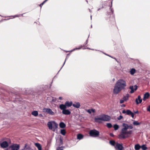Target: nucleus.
Listing matches in <instances>:
<instances>
[{"instance_id": "f3484780", "label": "nucleus", "mask_w": 150, "mask_h": 150, "mask_svg": "<svg viewBox=\"0 0 150 150\" xmlns=\"http://www.w3.org/2000/svg\"><path fill=\"white\" fill-rule=\"evenodd\" d=\"M35 145L37 147L38 150H42V146L40 144L36 143L35 144Z\"/></svg>"}, {"instance_id": "bb28decb", "label": "nucleus", "mask_w": 150, "mask_h": 150, "mask_svg": "<svg viewBox=\"0 0 150 150\" xmlns=\"http://www.w3.org/2000/svg\"><path fill=\"white\" fill-rule=\"evenodd\" d=\"M113 127L115 130H116L118 129L119 128V126L118 125L115 124L114 125Z\"/></svg>"}, {"instance_id": "f8f14e48", "label": "nucleus", "mask_w": 150, "mask_h": 150, "mask_svg": "<svg viewBox=\"0 0 150 150\" xmlns=\"http://www.w3.org/2000/svg\"><path fill=\"white\" fill-rule=\"evenodd\" d=\"M129 88L131 90L130 91V93H132L134 92V91H135L137 90V86L136 85L134 86H131L129 87Z\"/></svg>"}, {"instance_id": "4be33fe9", "label": "nucleus", "mask_w": 150, "mask_h": 150, "mask_svg": "<svg viewBox=\"0 0 150 150\" xmlns=\"http://www.w3.org/2000/svg\"><path fill=\"white\" fill-rule=\"evenodd\" d=\"M141 124V122H138L137 121H134L133 122V124L134 125H140Z\"/></svg>"}, {"instance_id": "9b49d317", "label": "nucleus", "mask_w": 150, "mask_h": 150, "mask_svg": "<svg viewBox=\"0 0 150 150\" xmlns=\"http://www.w3.org/2000/svg\"><path fill=\"white\" fill-rule=\"evenodd\" d=\"M115 147L116 149H117L119 150H123V149L122 144L118 143L116 144Z\"/></svg>"}, {"instance_id": "9d476101", "label": "nucleus", "mask_w": 150, "mask_h": 150, "mask_svg": "<svg viewBox=\"0 0 150 150\" xmlns=\"http://www.w3.org/2000/svg\"><path fill=\"white\" fill-rule=\"evenodd\" d=\"M12 150H18L19 149L20 146L19 144H14L10 146Z\"/></svg>"}, {"instance_id": "2eb2a0df", "label": "nucleus", "mask_w": 150, "mask_h": 150, "mask_svg": "<svg viewBox=\"0 0 150 150\" xmlns=\"http://www.w3.org/2000/svg\"><path fill=\"white\" fill-rule=\"evenodd\" d=\"M150 96L148 92L146 93L144 95L143 98V100H145L146 99H148Z\"/></svg>"}, {"instance_id": "412c9836", "label": "nucleus", "mask_w": 150, "mask_h": 150, "mask_svg": "<svg viewBox=\"0 0 150 150\" xmlns=\"http://www.w3.org/2000/svg\"><path fill=\"white\" fill-rule=\"evenodd\" d=\"M59 126L60 127L62 128H63L66 127L65 124L62 122H61L59 123Z\"/></svg>"}, {"instance_id": "6ab92c4d", "label": "nucleus", "mask_w": 150, "mask_h": 150, "mask_svg": "<svg viewBox=\"0 0 150 150\" xmlns=\"http://www.w3.org/2000/svg\"><path fill=\"white\" fill-rule=\"evenodd\" d=\"M101 119L100 116L99 118H95V122L100 123L101 122Z\"/></svg>"}, {"instance_id": "7c9ffc66", "label": "nucleus", "mask_w": 150, "mask_h": 150, "mask_svg": "<svg viewBox=\"0 0 150 150\" xmlns=\"http://www.w3.org/2000/svg\"><path fill=\"white\" fill-rule=\"evenodd\" d=\"M107 126L108 128H110L112 127V125L110 123H108L107 124Z\"/></svg>"}, {"instance_id": "aec40b11", "label": "nucleus", "mask_w": 150, "mask_h": 150, "mask_svg": "<svg viewBox=\"0 0 150 150\" xmlns=\"http://www.w3.org/2000/svg\"><path fill=\"white\" fill-rule=\"evenodd\" d=\"M129 97V94H127L125 96H124L122 98L123 99H124V100H125V101H126L128 99Z\"/></svg>"}, {"instance_id": "a18cd8bd", "label": "nucleus", "mask_w": 150, "mask_h": 150, "mask_svg": "<svg viewBox=\"0 0 150 150\" xmlns=\"http://www.w3.org/2000/svg\"><path fill=\"white\" fill-rule=\"evenodd\" d=\"M125 105H123V106L125 107Z\"/></svg>"}, {"instance_id": "dca6fc26", "label": "nucleus", "mask_w": 150, "mask_h": 150, "mask_svg": "<svg viewBox=\"0 0 150 150\" xmlns=\"http://www.w3.org/2000/svg\"><path fill=\"white\" fill-rule=\"evenodd\" d=\"M80 104L79 102L75 103L72 104L73 106L76 108H79L80 106Z\"/></svg>"}, {"instance_id": "423d86ee", "label": "nucleus", "mask_w": 150, "mask_h": 150, "mask_svg": "<svg viewBox=\"0 0 150 150\" xmlns=\"http://www.w3.org/2000/svg\"><path fill=\"white\" fill-rule=\"evenodd\" d=\"M122 113L123 114L126 113V115H131L132 118H134V114H137L138 113V111H137L134 112V113L132 112L130 110H127L126 111L125 110H123Z\"/></svg>"}, {"instance_id": "49530a36", "label": "nucleus", "mask_w": 150, "mask_h": 150, "mask_svg": "<svg viewBox=\"0 0 150 150\" xmlns=\"http://www.w3.org/2000/svg\"><path fill=\"white\" fill-rule=\"evenodd\" d=\"M91 27L92 28V25H91Z\"/></svg>"}, {"instance_id": "ea45409f", "label": "nucleus", "mask_w": 150, "mask_h": 150, "mask_svg": "<svg viewBox=\"0 0 150 150\" xmlns=\"http://www.w3.org/2000/svg\"><path fill=\"white\" fill-rule=\"evenodd\" d=\"M19 15L16 16H13V18H15L16 17H19Z\"/></svg>"}, {"instance_id": "c756f323", "label": "nucleus", "mask_w": 150, "mask_h": 150, "mask_svg": "<svg viewBox=\"0 0 150 150\" xmlns=\"http://www.w3.org/2000/svg\"><path fill=\"white\" fill-rule=\"evenodd\" d=\"M141 148L143 150H146L147 149V147L145 145H142L141 146Z\"/></svg>"}, {"instance_id": "1a4fd4ad", "label": "nucleus", "mask_w": 150, "mask_h": 150, "mask_svg": "<svg viewBox=\"0 0 150 150\" xmlns=\"http://www.w3.org/2000/svg\"><path fill=\"white\" fill-rule=\"evenodd\" d=\"M43 112H46L49 114L52 115H53L54 114V112L50 108H44L43 109Z\"/></svg>"}, {"instance_id": "5701e85b", "label": "nucleus", "mask_w": 150, "mask_h": 150, "mask_svg": "<svg viewBox=\"0 0 150 150\" xmlns=\"http://www.w3.org/2000/svg\"><path fill=\"white\" fill-rule=\"evenodd\" d=\"M32 114L35 116H37L38 115V112L37 111H34L32 112Z\"/></svg>"}, {"instance_id": "58836bf2", "label": "nucleus", "mask_w": 150, "mask_h": 150, "mask_svg": "<svg viewBox=\"0 0 150 150\" xmlns=\"http://www.w3.org/2000/svg\"><path fill=\"white\" fill-rule=\"evenodd\" d=\"M62 99H63V98L62 97H59V99H60V100H62Z\"/></svg>"}, {"instance_id": "4c0bfd02", "label": "nucleus", "mask_w": 150, "mask_h": 150, "mask_svg": "<svg viewBox=\"0 0 150 150\" xmlns=\"http://www.w3.org/2000/svg\"><path fill=\"white\" fill-rule=\"evenodd\" d=\"M110 136L111 137H113L114 136V135L113 134L111 133H110Z\"/></svg>"}, {"instance_id": "72a5a7b5", "label": "nucleus", "mask_w": 150, "mask_h": 150, "mask_svg": "<svg viewBox=\"0 0 150 150\" xmlns=\"http://www.w3.org/2000/svg\"><path fill=\"white\" fill-rule=\"evenodd\" d=\"M81 48V47H79V48H76L74 49L73 50H72L71 51V52L73 51H74L75 50H79V49H80Z\"/></svg>"}, {"instance_id": "f704fd0d", "label": "nucleus", "mask_w": 150, "mask_h": 150, "mask_svg": "<svg viewBox=\"0 0 150 150\" xmlns=\"http://www.w3.org/2000/svg\"><path fill=\"white\" fill-rule=\"evenodd\" d=\"M123 118V117L122 116V115H120L119 117H118L117 118L118 120H120L121 119H122Z\"/></svg>"}, {"instance_id": "f257e3e1", "label": "nucleus", "mask_w": 150, "mask_h": 150, "mask_svg": "<svg viewBox=\"0 0 150 150\" xmlns=\"http://www.w3.org/2000/svg\"><path fill=\"white\" fill-rule=\"evenodd\" d=\"M133 128L132 125H129L128 124L123 123L122 125L121 134L119 136L122 138H125L130 135L132 133V130H128V129H132Z\"/></svg>"}, {"instance_id": "e433bc0d", "label": "nucleus", "mask_w": 150, "mask_h": 150, "mask_svg": "<svg viewBox=\"0 0 150 150\" xmlns=\"http://www.w3.org/2000/svg\"><path fill=\"white\" fill-rule=\"evenodd\" d=\"M57 150H63V149L59 147L57 149Z\"/></svg>"}, {"instance_id": "c9c22d12", "label": "nucleus", "mask_w": 150, "mask_h": 150, "mask_svg": "<svg viewBox=\"0 0 150 150\" xmlns=\"http://www.w3.org/2000/svg\"><path fill=\"white\" fill-rule=\"evenodd\" d=\"M147 111L150 112V105L147 108Z\"/></svg>"}, {"instance_id": "6e6552de", "label": "nucleus", "mask_w": 150, "mask_h": 150, "mask_svg": "<svg viewBox=\"0 0 150 150\" xmlns=\"http://www.w3.org/2000/svg\"><path fill=\"white\" fill-rule=\"evenodd\" d=\"M0 146L2 148H6L8 146V142L4 141L2 142H0Z\"/></svg>"}, {"instance_id": "a878e982", "label": "nucleus", "mask_w": 150, "mask_h": 150, "mask_svg": "<svg viewBox=\"0 0 150 150\" xmlns=\"http://www.w3.org/2000/svg\"><path fill=\"white\" fill-rule=\"evenodd\" d=\"M135 72H136L135 69H133V68L131 69L130 70V74L132 75H133L135 73Z\"/></svg>"}, {"instance_id": "4468645a", "label": "nucleus", "mask_w": 150, "mask_h": 150, "mask_svg": "<svg viewBox=\"0 0 150 150\" xmlns=\"http://www.w3.org/2000/svg\"><path fill=\"white\" fill-rule=\"evenodd\" d=\"M142 102V99L140 96H138V98L136 99V102L137 104L141 103Z\"/></svg>"}, {"instance_id": "a211bd4d", "label": "nucleus", "mask_w": 150, "mask_h": 150, "mask_svg": "<svg viewBox=\"0 0 150 150\" xmlns=\"http://www.w3.org/2000/svg\"><path fill=\"white\" fill-rule=\"evenodd\" d=\"M86 111L89 114H91L92 112L94 113L95 112V110L94 109L86 110Z\"/></svg>"}, {"instance_id": "cd10ccee", "label": "nucleus", "mask_w": 150, "mask_h": 150, "mask_svg": "<svg viewBox=\"0 0 150 150\" xmlns=\"http://www.w3.org/2000/svg\"><path fill=\"white\" fill-rule=\"evenodd\" d=\"M60 133L63 135H65L66 134V131L64 129H62L61 130Z\"/></svg>"}, {"instance_id": "2f4dec72", "label": "nucleus", "mask_w": 150, "mask_h": 150, "mask_svg": "<svg viewBox=\"0 0 150 150\" xmlns=\"http://www.w3.org/2000/svg\"><path fill=\"white\" fill-rule=\"evenodd\" d=\"M47 0H45L44 1H43L42 3L40 5V7H41L43 4L47 1Z\"/></svg>"}, {"instance_id": "b1692460", "label": "nucleus", "mask_w": 150, "mask_h": 150, "mask_svg": "<svg viewBox=\"0 0 150 150\" xmlns=\"http://www.w3.org/2000/svg\"><path fill=\"white\" fill-rule=\"evenodd\" d=\"M141 146L139 144H137L135 145L134 148L136 150H138L140 149Z\"/></svg>"}, {"instance_id": "393cba45", "label": "nucleus", "mask_w": 150, "mask_h": 150, "mask_svg": "<svg viewBox=\"0 0 150 150\" xmlns=\"http://www.w3.org/2000/svg\"><path fill=\"white\" fill-rule=\"evenodd\" d=\"M83 136L81 134H78L77 135V138L78 139L80 140L83 138Z\"/></svg>"}, {"instance_id": "c03bdc74", "label": "nucleus", "mask_w": 150, "mask_h": 150, "mask_svg": "<svg viewBox=\"0 0 150 150\" xmlns=\"http://www.w3.org/2000/svg\"><path fill=\"white\" fill-rule=\"evenodd\" d=\"M91 19L92 18V16H91Z\"/></svg>"}, {"instance_id": "39448f33", "label": "nucleus", "mask_w": 150, "mask_h": 150, "mask_svg": "<svg viewBox=\"0 0 150 150\" xmlns=\"http://www.w3.org/2000/svg\"><path fill=\"white\" fill-rule=\"evenodd\" d=\"M90 136L92 137H96L98 136L99 134L98 131L95 129L91 130L89 132Z\"/></svg>"}, {"instance_id": "20e7f679", "label": "nucleus", "mask_w": 150, "mask_h": 150, "mask_svg": "<svg viewBox=\"0 0 150 150\" xmlns=\"http://www.w3.org/2000/svg\"><path fill=\"white\" fill-rule=\"evenodd\" d=\"M59 108L60 109L62 110V113L65 115H70L71 113V112L69 110L66 109L65 106L63 104H62L60 105Z\"/></svg>"}, {"instance_id": "f03ea898", "label": "nucleus", "mask_w": 150, "mask_h": 150, "mask_svg": "<svg viewBox=\"0 0 150 150\" xmlns=\"http://www.w3.org/2000/svg\"><path fill=\"white\" fill-rule=\"evenodd\" d=\"M126 86V81L122 79L117 81L115 85L113 90V93L117 94L122 90L125 88Z\"/></svg>"}, {"instance_id": "473e14b6", "label": "nucleus", "mask_w": 150, "mask_h": 150, "mask_svg": "<svg viewBox=\"0 0 150 150\" xmlns=\"http://www.w3.org/2000/svg\"><path fill=\"white\" fill-rule=\"evenodd\" d=\"M125 100H124V99L123 98L122 99H121L120 100V103L121 104L124 103L125 101Z\"/></svg>"}, {"instance_id": "79ce46f5", "label": "nucleus", "mask_w": 150, "mask_h": 150, "mask_svg": "<svg viewBox=\"0 0 150 150\" xmlns=\"http://www.w3.org/2000/svg\"><path fill=\"white\" fill-rule=\"evenodd\" d=\"M89 11H90V12H91V10H90V9H89Z\"/></svg>"}, {"instance_id": "0eeeda50", "label": "nucleus", "mask_w": 150, "mask_h": 150, "mask_svg": "<svg viewBox=\"0 0 150 150\" xmlns=\"http://www.w3.org/2000/svg\"><path fill=\"white\" fill-rule=\"evenodd\" d=\"M101 120L105 121H108L110 119V117L108 115H102L100 116Z\"/></svg>"}, {"instance_id": "7ed1b4c3", "label": "nucleus", "mask_w": 150, "mask_h": 150, "mask_svg": "<svg viewBox=\"0 0 150 150\" xmlns=\"http://www.w3.org/2000/svg\"><path fill=\"white\" fill-rule=\"evenodd\" d=\"M47 125L49 129L55 131L58 128V125L54 121L49 122Z\"/></svg>"}, {"instance_id": "c85d7f7f", "label": "nucleus", "mask_w": 150, "mask_h": 150, "mask_svg": "<svg viewBox=\"0 0 150 150\" xmlns=\"http://www.w3.org/2000/svg\"><path fill=\"white\" fill-rule=\"evenodd\" d=\"M110 143L111 145L115 146V145L116 144L115 143V142L114 141H110Z\"/></svg>"}, {"instance_id": "a19ab883", "label": "nucleus", "mask_w": 150, "mask_h": 150, "mask_svg": "<svg viewBox=\"0 0 150 150\" xmlns=\"http://www.w3.org/2000/svg\"><path fill=\"white\" fill-rule=\"evenodd\" d=\"M66 59L65 60H66ZM65 61H66V60H65V62H64V64H63V65L62 67L63 66V65H64V64L65 63Z\"/></svg>"}, {"instance_id": "37998d69", "label": "nucleus", "mask_w": 150, "mask_h": 150, "mask_svg": "<svg viewBox=\"0 0 150 150\" xmlns=\"http://www.w3.org/2000/svg\"><path fill=\"white\" fill-rule=\"evenodd\" d=\"M60 141H61V142H62V139H61L60 140Z\"/></svg>"}, {"instance_id": "ddd939ff", "label": "nucleus", "mask_w": 150, "mask_h": 150, "mask_svg": "<svg viewBox=\"0 0 150 150\" xmlns=\"http://www.w3.org/2000/svg\"><path fill=\"white\" fill-rule=\"evenodd\" d=\"M63 105L65 106L66 108H67V107H69L72 105V102L67 101L65 103V104H63Z\"/></svg>"}]
</instances>
